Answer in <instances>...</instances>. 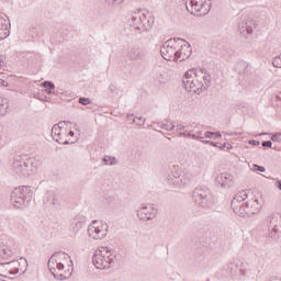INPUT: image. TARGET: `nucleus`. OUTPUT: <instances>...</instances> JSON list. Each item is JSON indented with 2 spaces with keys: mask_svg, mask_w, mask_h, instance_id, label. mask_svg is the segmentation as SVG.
<instances>
[{
  "mask_svg": "<svg viewBox=\"0 0 281 281\" xmlns=\"http://www.w3.org/2000/svg\"><path fill=\"white\" fill-rule=\"evenodd\" d=\"M27 271V259L20 258L15 260V274L16 273H25Z\"/></svg>",
  "mask_w": 281,
  "mask_h": 281,
  "instance_id": "22",
  "label": "nucleus"
},
{
  "mask_svg": "<svg viewBox=\"0 0 281 281\" xmlns=\"http://www.w3.org/2000/svg\"><path fill=\"white\" fill-rule=\"evenodd\" d=\"M60 124H63V122H59L58 124H55L53 127H52V137L53 139L56 142L58 137H60L61 133H63V127H60Z\"/></svg>",
  "mask_w": 281,
  "mask_h": 281,
  "instance_id": "24",
  "label": "nucleus"
},
{
  "mask_svg": "<svg viewBox=\"0 0 281 281\" xmlns=\"http://www.w3.org/2000/svg\"><path fill=\"white\" fill-rule=\"evenodd\" d=\"M210 146H214L215 148H218L220 146H218V143H214V142H210Z\"/></svg>",
  "mask_w": 281,
  "mask_h": 281,
  "instance_id": "51",
  "label": "nucleus"
},
{
  "mask_svg": "<svg viewBox=\"0 0 281 281\" xmlns=\"http://www.w3.org/2000/svg\"><path fill=\"white\" fill-rule=\"evenodd\" d=\"M103 164H104V166H115V164H117V159H115L111 156H105L103 158Z\"/></svg>",
  "mask_w": 281,
  "mask_h": 281,
  "instance_id": "31",
  "label": "nucleus"
},
{
  "mask_svg": "<svg viewBox=\"0 0 281 281\" xmlns=\"http://www.w3.org/2000/svg\"><path fill=\"white\" fill-rule=\"evenodd\" d=\"M132 124H136L137 126H144V124H146V119H142V117L132 119Z\"/></svg>",
  "mask_w": 281,
  "mask_h": 281,
  "instance_id": "34",
  "label": "nucleus"
},
{
  "mask_svg": "<svg viewBox=\"0 0 281 281\" xmlns=\"http://www.w3.org/2000/svg\"><path fill=\"white\" fill-rule=\"evenodd\" d=\"M10 36V20L8 15H0V41Z\"/></svg>",
  "mask_w": 281,
  "mask_h": 281,
  "instance_id": "17",
  "label": "nucleus"
},
{
  "mask_svg": "<svg viewBox=\"0 0 281 281\" xmlns=\"http://www.w3.org/2000/svg\"><path fill=\"white\" fill-rule=\"evenodd\" d=\"M12 169L19 177H30L36 170V158L15 156L13 158Z\"/></svg>",
  "mask_w": 281,
  "mask_h": 281,
  "instance_id": "6",
  "label": "nucleus"
},
{
  "mask_svg": "<svg viewBox=\"0 0 281 281\" xmlns=\"http://www.w3.org/2000/svg\"><path fill=\"white\" fill-rule=\"evenodd\" d=\"M68 135H69L70 137H74V135H75L74 131H70V132L68 133Z\"/></svg>",
  "mask_w": 281,
  "mask_h": 281,
  "instance_id": "52",
  "label": "nucleus"
},
{
  "mask_svg": "<svg viewBox=\"0 0 281 281\" xmlns=\"http://www.w3.org/2000/svg\"><path fill=\"white\" fill-rule=\"evenodd\" d=\"M154 78L159 85H165L166 80H168V78H166V71H156Z\"/></svg>",
  "mask_w": 281,
  "mask_h": 281,
  "instance_id": "26",
  "label": "nucleus"
},
{
  "mask_svg": "<svg viewBox=\"0 0 281 281\" xmlns=\"http://www.w3.org/2000/svg\"><path fill=\"white\" fill-rule=\"evenodd\" d=\"M115 262V252L109 247L98 248L92 257V263L97 269H111Z\"/></svg>",
  "mask_w": 281,
  "mask_h": 281,
  "instance_id": "7",
  "label": "nucleus"
},
{
  "mask_svg": "<svg viewBox=\"0 0 281 281\" xmlns=\"http://www.w3.org/2000/svg\"><path fill=\"white\" fill-rule=\"evenodd\" d=\"M272 65L279 69L281 68V54L273 58Z\"/></svg>",
  "mask_w": 281,
  "mask_h": 281,
  "instance_id": "36",
  "label": "nucleus"
},
{
  "mask_svg": "<svg viewBox=\"0 0 281 281\" xmlns=\"http://www.w3.org/2000/svg\"><path fill=\"white\" fill-rule=\"evenodd\" d=\"M14 252L8 245L0 243V260H8V258H12Z\"/></svg>",
  "mask_w": 281,
  "mask_h": 281,
  "instance_id": "20",
  "label": "nucleus"
},
{
  "mask_svg": "<svg viewBox=\"0 0 281 281\" xmlns=\"http://www.w3.org/2000/svg\"><path fill=\"white\" fill-rule=\"evenodd\" d=\"M249 67V64L247 61H239L237 64V71L239 74H245V71H247V68Z\"/></svg>",
  "mask_w": 281,
  "mask_h": 281,
  "instance_id": "30",
  "label": "nucleus"
},
{
  "mask_svg": "<svg viewBox=\"0 0 281 281\" xmlns=\"http://www.w3.org/2000/svg\"><path fill=\"white\" fill-rule=\"evenodd\" d=\"M45 91H46V93H47L48 95H50L52 90H49V89H47V88H46V90H45Z\"/></svg>",
  "mask_w": 281,
  "mask_h": 281,
  "instance_id": "53",
  "label": "nucleus"
},
{
  "mask_svg": "<svg viewBox=\"0 0 281 281\" xmlns=\"http://www.w3.org/2000/svg\"><path fill=\"white\" fill-rule=\"evenodd\" d=\"M0 87H8V81L0 79Z\"/></svg>",
  "mask_w": 281,
  "mask_h": 281,
  "instance_id": "49",
  "label": "nucleus"
},
{
  "mask_svg": "<svg viewBox=\"0 0 281 281\" xmlns=\"http://www.w3.org/2000/svg\"><path fill=\"white\" fill-rule=\"evenodd\" d=\"M192 201L200 207H212L214 205V195L207 188H195L192 193Z\"/></svg>",
  "mask_w": 281,
  "mask_h": 281,
  "instance_id": "9",
  "label": "nucleus"
},
{
  "mask_svg": "<svg viewBox=\"0 0 281 281\" xmlns=\"http://www.w3.org/2000/svg\"><path fill=\"white\" fill-rule=\"evenodd\" d=\"M106 234H109V225L102 221L94 220L88 226V236L93 240H102L106 238Z\"/></svg>",
  "mask_w": 281,
  "mask_h": 281,
  "instance_id": "11",
  "label": "nucleus"
},
{
  "mask_svg": "<svg viewBox=\"0 0 281 281\" xmlns=\"http://www.w3.org/2000/svg\"><path fill=\"white\" fill-rule=\"evenodd\" d=\"M47 265L55 280L63 281L71 278V269L69 267H74V261L67 252L59 251L53 254ZM66 265L68 268L65 267Z\"/></svg>",
  "mask_w": 281,
  "mask_h": 281,
  "instance_id": "3",
  "label": "nucleus"
},
{
  "mask_svg": "<svg viewBox=\"0 0 281 281\" xmlns=\"http://www.w3.org/2000/svg\"><path fill=\"white\" fill-rule=\"evenodd\" d=\"M108 3H111L112 5H120L121 3H124V0H105Z\"/></svg>",
  "mask_w": 281,
  "mask_h": 281,
  "instance_id": "39",
  "label": "nucleus"
},
{
  "mask_svg": "<svg viewBox=\"0 0 281 281\" xmlns=\"http://www.w3.org/2000/svg\"><path fill=\"white\" fill-rule=\"evenodd\" d=\"M186 8L193 16H205L212 8V0H189Z\"/></svg>",
  "mask_w": 281,
  "mask_h": 281,
  "instance_id": "10",
  "label": "nucleus"
},
{
  "mask_svg": "<svg viewBox=\"0 0 281 281\" xmlns=\"http://www.w3.org/2000/svg\"><path fill=\"white\" fill-rule=\"evenodd\" d=\"M4 268L7 270V273H9V276H16L15 274V269H16L15 260L4 262Z\"/></svg>",
  "mask_w": 281,
  "mask_h": 281,
  "instance_id": "25",
  "label": "nucleus"
},
{
  "mask_svg": "<svg viewBox=\"0 0 281 281\" xmlns=\"http://www.w3.org/2000/svg\"><path fill=\"white\" fill-rule=\"evenodd\" d=\"M218 137H223V135H221V132H215L213 135V139H218Z\"/></svg>",
  "mask_w": 281,
  "mask_h": 281,
  "instance_id": "47",
  "label": "nucleus"
},
{
  "mask_svg": "<svg viewBox=\"0 0 281 281\" xmlns=\"http://www.w3.org/2000/svg\"><path fill=\"white\" fill-rule=\"evenodd\" d=\"M248 144L250 146H260V142L259 140H249Z\"/></svg>",
  "mask_w": 281,
  "mask_h": 281,
  "instance_id": "44",
  "label": "nucleus"
},
{
  "mask_svg": "<svg viewBox=\"0 0 281 281\" xmlns=\"http://www.w3.org/2000/svg\"><path fill=\"white\" fill-rule=\"evenodd\" d=\"M68 135L66 132H61V135L58 136L57 144H69V139H67Z\"/></svg>",
  "mask_w": 281,
  "mask_h": 281,
  "instance_id": "32",
  "label": "nucleus"
},
{
  "mask_svg": "<svg viewBox=\"0 0 281 281\" xmlns=\"http://www.w3.org/2000/svg\"><path fill=\"white\" fill-rule=\"evenodd\" d=\"M0 276H2V278H8V276H10L5 269V262L0 263Z\"/></svg>",
  "mask_w": 281,
  "mask_h": 281,
  "instance_id": "35",
  "label": "nucleus"
},
{
  "mask_svg": "<svg viewBox=\"0 0 281 281\" xmlns=\"http://www.w3.org/2000/svg\"><path fill=\"white\" fill-rule=\"evenodd\" d=\"M204 136L209 138L214 137V132H205Z\"/></svg>",
  "mask_w": 281,
  "mask_h": 281,
  "instance_id": "46",
  "label": "nucleus"
},
{
  "mask_svg": "<svg viewBox=\"0 0 281 281\" xmlns=\"http://www.w3.org/2000/svg\"><path fill=\"white\" fill-rule=\"evenodd\" d=\"M176 41H182V40L181 38H176ZM182 43H186V40H183Z\"/></svg>",
  "mask_w": 281,
  "mask_h": 281,
  "instance_id": "56",
  "label": "nucleus"
},
{
  "mask_svg": "<svg viewBox=\"0 0 281 281\" xmlns=\"http://www.w3.org/2000/svg\"><path fill=\"white\" fill-rule=\"evenodd\" d=\"M42 87H44V89H49V91H54V89H56V86L52 81L42 82Z\"/></svg>",
  "mask_w": 281,
  "mask_h": 281,
  "instance_id": "33",
  "label": "nucleus"
},
{
  "mask_svg": "<svg viewBox=\"0 0 281 281\" xmlns=\"http://www.w3.org/2000/svg\"><path fill=\"white\" fill-rule=\"evenodd\" d=\"M176 131H186V126H183L182 124H179L176 126Z\"/></svg>",
  "mask_w": 281,
  "mask_h": 281,
  "instance_id": "45",
  "label": "nucleus"
},
{
  "mask_svg": "<svg viewBox=\"0 0 281 281\" xmlns=\"http://www.w3.org/2000/svg\"><path fill=\"white\" fill-rule=\"evenodd\" d=\"M211 140H202V144H210Z\"/></svg>",
  "mask_w": 281,
  "mask_h": 281,
  "instance_id": "54",
  "label": "nucleus"
},
{
  "mask_svg": "<svg viewBox=\"0 0 281 281\" xmlns=\"http://www.w3.org/2000/svg\"><path fill=\"white\" fill-rule=\"evenodd\" d=\"M182 85L186 91L199 93V91H207L212 85V76L206 69H190L182 78Z\"/></svg>",
  "mask_w": 281,
  "mask_h": 281,
  "instance_id": "2",
  "label": "nucleus"
},
{
  "mask_svg": "<svg viewBox=\"0 0 281 281\" xmlns=\"http://www.w3.org/2000/svg\"><path fill=\"white\" fill-rule=\"evenodd\" d=\"M128 23L130 27H134L138 34H142V32H148L155 25V16L148 11L142 13V11L137 10L132 12Z\"/></svg>",
  "mask_w": 281,
  "mask_h": 281,
  "instance_id": "4",
  "label": "nucleus"
},
{
  "mask_svg": "<svg viewBox=\"0 0 281 281\" xmlns=\"http://www.w3.org/2000/svg\"><path fill=\"white\" fill-rule=\"evenodd\" d=\"M271 142H281V134L277 133L271 136Z\"/></svg>",
  "mask_w": 281,
  "mask_h": 281,
  "instance_id": "41",
  "label": "nucleus"
},
{
  "mask_svg": "<svg viewBox=\"0 0 281 281\" xmlns=\"http://www.w3.org/2000/svg\"><path fill=\"white\" fill-rule=\"evenodd\" d=\"M133 119H135V114H127L128 122H133Z\"/></svg>",
  "mask_w": 281,
  "mask_h": 281,
  "instance_id": "50",
  "label": "nucleus"
},
{
  "mask_svg": "<svg viewBox=\"0 0 281 281\" xmlns=\"http://www.w3.org/2000/svg\"><path fill=\"white\" fill-rule=\"evenodd\" d=\"M262 135H267L266 133H261V134H259V136H262Z\"/></svg>",
  "mask_w": 281,
  "mask_h": 281,
  "instance_id": "57",
  "label": "nucleus"
},
{
  "mask_svg": "<svg viewBox=\"0 0 281 281\" xmlns=\"http://www.w3.org/2000/svg\"><path fill=\"white\" fill-rule=\"evenodd\" d=\"M268 232L270 238H276L278 234H281V215L280 213L272 214L267 218Z\"/></svg>",
  "mask_w": 281,
  "mask_h": 281,
  "instance_id": "13",
  "label": "nucleus"
},
{
  "mask_svg": "<svg viewBox=\"0 0 281 281\" xmlns=\"http://www.w3.org/2000/svg\"><path fill=\"white\" fill-rule=\"evenodd\" d=\"M33 196L34 193L32 192V187H18L11 192V203L15 210H25L32 202Z\"/></svg>",
  "mask_w": 281,
  "mask_h": 281,
  "instance_id": "5",
  "label": "nucleus"
},
{
  "mask_svg": "<svg viewBox=\"0 0 281 281\" xmlns=\"http://www.w3.org/2000/svg\"><path fill=\"white\" fill-rule=\"evenodd\" d=\"M179 137H190L191 139H196L198 142H201L203 139L202 136H199L196 134H191V132H179Z\"/></svg>",
  "mask_w": 281,
  "mask_h": 281,
  "instance_id": "28",
  "label": "nucleus"
},
{
  "mask_svg": "<svg viewBox=\"0 0 281 281\" xmlns=\"http://www.w3.org/2000/svg\"><path fill=\"white\" fill-rule=\"evenodd\" d=\"M126 57L131 63L142 60L144 58V50L138 46H130L126 50Z\"/></svg>",
  "mask_w": 281,
  "mask_h": 281,
  "instance_id": "16",
  "label": "nucleus"
},
{
  "mask_svg": "<svg viewBox=\"0 0 281 281\" xmlns=\"http://www.w3.org/2000/svg\"><path fill=\"white\" fill-rule=\"evenodd\" d=\"M136 212L139 221H153L157 216V209L153 205H143Z\"/></svg>",
  "mask_w": 281,
  "mask_h": 281,
  "instance_id": "15",
  "label": "nucleus"
},
{
  "mask_svg": "<svg viewBox=\"0 0 281 281\" xmlns=\"http://www.w3.org/2000/svg\"><path fill=\"white\" fill-rule=\"evenodd\" d=\"M108 89H109L110 93H116L117 92V87H115V85H110Z\"/></svg>",
  "mask_w": 281,
  "mask_h": 281,
  "instance_id": "43",
  "label": "nucleus"
},
{
  "mask_svg": "<svg viewBox=\"0 0 281 281\" xmlns=\"http://www.w3.org/2000/svg\"><path fill=\"white\" fill-rule=\"evenodd\" d=\"M254 25H256V22L250 18L240 22L238 26L240 34H244V36L246 34H254Z\"/></svg>",
  "mask_w": 281,
  "mask_h": 281,
  "instance_id": "18",
  "label": "nucleus"
},
{
  "mask_svg": "<svg viewBox=\"0 0 281 281\" xmlns=\"http://www.w3.org/2000/svg\"><path fill=\"white\" fill-rule=\"evenodd\" d=\"M178 54V63H183V60H188L190 56L192 55V48L190 47V44H184L181 46L180 49L177 50Z\"/></svg>",
  "mask_w": 281,
  "mask_h": 281,
  "instance_id": "19",
  "label": "nucleus"
},
{
  "mask_svg": "<svg viewBox=\"0 0 281 281\" xmlns=\"http://www.w3.org/2000/svg\"><path fill=\"white\" fill-rule=\"evenodd\" d=\"M227 271L232 276V278H236V276H238V273H240V276H246L245 270L238 269V265H236L234 262L228 263Z\"/></svg>",
  "mask_w": 281,
  "mask_h": 281,
  "instance_id": "23",
  "label": "nucleus"
},
{
  "mask_svg": "<svg viewBox=\"0 0 281 281\" xmlns=\"http://www.w3.org/2000/svg\"><path fill=\"white\" fill-rule=\"evenodd\" d=\"M224 236L225 238H227L228 240H231V238L236 236V229H234L231 226H226L224 227Z\"/></svg>",
  "mask_w": 281,
  "mask_h": 281,
  "instance_id": "29",
  "label": "nucleus"
},
{
  "mask_svg": "<svg viewBox=\"0 0 281 281\" xmlns=\"http://www.w3.org/2000/svg\"><path fill=\"white\" fill-rule=\"evenodd\" d=\"M234 183H236L234 176L227 171L221 172L215 177V186H217V188H222L223 190L234 188Z\"/></svg>",
  "mask_w": 281,
  "mask_h": 281,
  "instance_id": "14",
  "label": "nucleus"
},
{
  "mask_svg": "<svg viewBox=\"0 0 281 281\" xmlns=\"http://www.w3.org/2000/svg\"><path fill=\"white\" fill-rule=\"evenodd\" d=\"M254 169L257 171V172H265V167L262 166H259V165H254Z\"/></svg>",
  "mask_w": 281,
  "mask_h": 281,
  "instance_id": "42",
  "label": "nucleus"
},
{
  "mask_svg": "<svg viewBox=\"0 0 281 281\" xmlns=\"http://www.w3.org/2000/svg\"><path fill=\"white\" fill-rule=\"evenodd\" d=\"M261 146H262L263 148H271V146H273V143H272L271 140H263V142L261 143Z\"/></svg>",
  "mask_w": 281,
  "mask_h": 281,
  "instance_id": "40",
  "label": "nucleus"
},
{
  "mask_svg": "<svg viewBox=\"0 0 281 281\" xmlns=\"http://www.w3.org/2000/svg\"><path fill=\"white\" fill-rule=\"evenodd\" d=\"M82 225H85L83 216H76L70 222V227H71L72 232H80V229H82Z\"/></svg>",
  "mask_w": 281,
  "mask_h": 281,
  "instance_id": "21",
  "label": "nucleus"
},
{
  "mask_svg": "<svg viewBox=\"0 0 281 281\" xmlns=\"http://www.w3.org/2000/svg\"><path fill=\"white\" fill-rule=\"evenodd\" d=\"M160 55L165 60L178 63L177 38L165 42L160 47Z\"/></svg>",
  "mask_w": 281,
  "mask_h": 281,
  "instance_id": "12",
  "label": "nucleus"
},
{
  "mask_svg": "<svg viewBox=\"0 0 281 281\" xmlns=\"http://www.w3.org/2000/svg\"><path fill=\"white\" fill-rule=\"evenodd\" d=\"M274 187L278 188V190L281 191V180H277V181L274 182Z\"/></svg>",
  "mask_w": 281,
  "mask_h": 281,
  "instance_id": "48",
  "label": "nucleus"
},
{
  "mask_svg": "<svg viewBox=\"0 0 281 281\" xmlns=\"http://www.w3.org/2000/svg\"><path fill=\"white\" fill-rule=\"evenodd\" d=\"M175 124H170V125H168V124H166V123H162L161 125H160V128H162L164 131H175Z\"/></svg>",
  "mask_w": 281,
  "mask_h": 281,
  "instance_id": "38",
  "label": "nucleus"
},
{
  "mask_svg": "<svg viewBox=\"0 0 281 281\" xmlns=\"http://www.w3.org/2000/svg\"><path fill=\"white\" fill-rule=\"evenodd\" d=\"M195 135H198V137H199V135H203V132H196Z\"/></svg>",
  "mask_w": 281,
  "mask_h": 281,
  "instance_id": "55",
  "label": "nucleus"
},
{
  "mask_svg": "<svg viewBox=\"0 0 281 281\" xmlns=\"http://www.w3.org/2000/svg\"><path fill=\"white\" fill-rule=\"evenodd\" d=\"M8 109H10L8 102H4V100L0 98V117H3V115H8Z\"/></svg>",
  "mask_w": 281,
  "mask_h": 281,
  "instance_id": "27",
  "label": "nucleus"
},
{
  "mask_svg": "<svg viewBox=\"0 0 281 281\" xmlns=\"http://www.w3.org/2000/svg\"><path fill=\"white\" fill-rule=\"evenodd\" d=\"M79 104H82L83 106H88V104H91V99L81 97L79 98Z\"/></svg>",
  "mask_w": 281,
  "mask_h": 281,
  "instance_id": "37",
  "label": "nucleus"
},
{
  "mask_svg": "<svg viewBox=\"0 0 281 281\" xmlns=\"http://www.w3.org/2000/svg\"><path fill=\"white\" fill-rule=\"evenodd\" d=\"M249 195L247 191H239L237 194L234 195L231 207L233 212L245 218L246 216H255V214H259L260 210H262V200L258 198H252L247 201Z\"/></svg>",
  "mask_w": 281,
  "mask_h": 281,
  "instance_id": "1",
  "label": "nucleus"
},
{
  "mask_svg": "<svg viewBox=\"0 0 281 281\" xmlns=\"http://www.w3.org/2000/svg\"><path fill=\"white\" fill-rule=\"evenodd\" d=\"M192 181V172L181 171V169L173 167L170 173L167 176V183L175 188H181V186H188Z\"/></svg>",
  "mask_w": 281,
  "mask_h": 281,
  "instance_id": "8",
  "label": "nucleus"
},
{
  "mask_svg": "<svg viewBox=\"0 0 281 281\" xmlns=\"http://www.w3.org/2000/svg\"><path fill=\"white\" fill-rule=\"evenodd\" d=\"M1 65H3V61L0 60V67H1Z\"/></svg>",
  "mask_w": 281,
  "mask_h": 281,
  "instance_id": "58",
  "label": "nucleus"
}]
</instances>
